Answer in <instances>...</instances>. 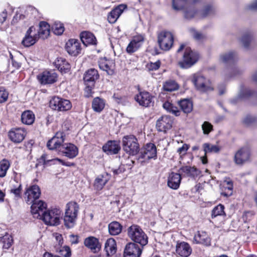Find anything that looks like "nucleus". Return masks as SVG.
<instances>
[{
	"instance_id": "1",
	"label": "nucleus",
	"mask_w": 257,
	"mask_h": 257,
	"mask_svg": "<svg viewBox=\"0 0 257 257\" xmlns=\"http://www.w3.org/2000/svg\"><path fill=\"white\" fill-rule=\"evenodd\" d=\"M79 208L78 204L75 202H69L66 204L64 222L67 228H70L74 226Z\"/></svg>"
},
{
	"instance_id": "2",
	"label": "nucleus",
	"mask_w": 257,
	"mask_h": 257,
	"mask_svg": "<svg viewBox=\"0 0 257 257\" xmlns=\"http://www.w3.org/2000/svg\"><path fill=\"white\" fill-rule=\"evenodd\" d=\"M128 237L135 242L140 244L142 246L148 242V237L140 226L133 224L127 228Z\"/></svg>"
},
{
	"instance_id": "3",
	"label": "nucleus",
	"mask_w": 257,
	"mask_h": 257,
	"mask_svg": "<svg viewBox=\"0 0 257 257\" xmlns=\"http://www.w3.org/2000/svg\"><path fill=\"white\" fill-rule=\"evenodd\" d=\"M122 148L131 155H135L139 151V145L137 138L133 135L125 136L122 140Z\"/></svg>"
},
{
	"instance_id": "4",
	"label": "nucleus",
	"mask_w": 257,
	"mask_h": 257,
	"mask_svg": "<svg viewBox=\"0 0 257 257\" xmlns=\"http://www.w3.org/2000/svg\"><path fill=\"white\" fill-rule=\"evenodd\" d=\"M199 58L198 54L193 51L190 48L187 47L183 57V60L178 62L179 66L183 69L191 67L195 64Z\"/></svg>"
},
{
	"instance_id": "5",
	"label": "nucleus",
	"mask_w": 257,
	"mask_h": 257,
	"mask_svg": "<svg viewBox=\"0 0 257 257\" xmlns=\"http://www.w3.org/2000/svg\"><path fill=\"white\" fill-rule=\"evenodd\" d=\"M158 43L161 49L164 51L169 50L174 43L173 34L167 31H163L158 33Z\"/></svg>"
},
{
	"instance_id": "6",
	"label": "nucleus",
	"mask_w": 257,
	"mask_h": 257,
	"mask_svg": "<svg viewBox=\"0 0 257 257\" xmlns=\"http://www.w3.org/2000/svg\"><path fill=\"white\" fill-rule=\"evenodd\" d=\"M192 82L199 91L207 92L213 89L210 80L200 74H194L192 78Z\"/></svg>"
},
{
	"instance_id": "7",
	"label": "nucleus",
	"mask_w": 257,
	"mask_h": 257,
	"mask_svg": "<svg viewBox=\"0 0 257 257\" xmlns=\"http://www.w3.org/2000/svg\"><path fill=\"white\" fill-rule=\"evenodd\" d=\"M65 139V133L62 132H58L55 135L51 138L47 143V147L49 150H55L59 153L63 146Z\"/></svg>"
},
{
	"instance_id": "8",
	"label": "nucleus",
	"mask_w": 257,
	"mask_h": 257,
	"mask_svg": "<svg viewBox=\"0 0 257 257\" xmlns=\"http://www.w3.org/2000/svg\"><path fill=\"white\" fill-rule=\"evenodd\" d=\"M50 106L55 110L67 111L71 108L72 105L69 100L55 96L50 101Z\"/></svg>"
},
{
	"instance_id": "9",
	"label": "nucleus",
	"mask_w": 257,
	"mask_h": 257,
	"mask_svg": "<svg viewBox=\"0 0 257 257\" xmlns=\"http://www.w3.org/2000/svg\"><path fill=\"white\" fill-rule=\"evenodd\" d=\"M60 213L59 210L57 209L48 210L43 213L40 218H42L47 224L57 225L60 222Z\"/></svg>"
},
{
	"instance_id": "10",
	"label": "nucleus",
	"mask_w": 257,
	"mask_h": 257,
	"mask_svg": "<svg viewBox=\"0 0 257 257\" xmlns=\"http://www.w3.org/2000/svg\"><path fill=\"white\" fill-rule=\"evenodd\" d=\"M99 77L97 71L91 68L87 70L84 74V80L86 85L85 91L90 93L92 88L94 86L95 81Z\"/></svg>"
},
{
	"instance_id": "11",
	"label": "nucleus",
	"mask_w": 257,
	"mask_h": 257,
	"mask_svg": "<svg viewBox=\"0 0 257 257\" xmlns=\"http://www.w3.org/2000/svg\"><path fill=\"white\" fill-rule=\"evenodd\" d=\"M250 155L248 147H243L238 150L234 155V161L237 165H242L247 161Z\"/></svg>"
},
{
	"instance_id": "12",
	"label": "nucleus",
	"mask_w": 257,
	"mask_h": 257,
	"mask_svg": "<svg viewBox=\"0 0 257 257\" xmlns=\"http://www.w3.org/2000/svg\"><path fill=\"white\" fill-rule=\"evenodd\" d=\"M38 39L39 37H38L36 28L34 26H31L27 31L22 41V44L25 47H30L33 45Z\"/></svg>"
},
{
	"instance_id": "13",
	"label": "nucleus",
	"mask_w": 257,
	"mask_h": 257,
	"mask_svg": "<svg viewBox=\"0 0 257 257\" xmlns=\"http://www.w3.org/2000/svg\"><path fill=\"white\" fill-rule=\"evenodd\" d=\"M144 40L145 38L142 35L134 36L126 47L127 53L132 54L136 52L141 47Z\"/></svg>"
},
{
	"instance_id": "14",
	"label": "nucleus",
	"mask_w": 257,
	"mask_h": 257,
	"mask_svg": "<svg viewBox=\"0 0 257 257\" xmlns=\"http://www.w3.org/2000/svg\"><path fill=\"white\" fill-rule=\"evenodd\" d=\"M173 120L170 116L164 115L161 117L157 121L156 127L158 131L166 132L172 126Z\"/></svg>"
},
{
	"instance_id": "15",
	"label": "nucleus",
	"mask_w": 257,
	"mask_h": 257,
	"mask_svg": "<svg viewBox=\"0 0 257 257\" xmlns=\"http://www.w3.org/2000/svg\"><path fill=\"white\" fill-rule=\"evenodd\" d=\"M40 194V189L38 186L35 185L30 187L25 192V195L27 197V203L31 204L33 202L39 200Z\"/></svg>"
},
{
	"instance_id": "16",
	"label": "nucleus",
	"mask_w": 257,
	"mask_h": 257,
	"mask_svg": "<svg viewBox=\"0 0 257 257\" xmlns=\"http://www.w3.org/2000/svg\"><path fill=\"white\" fill-rule=\"evenodd\" d=\"M142 249L134 242L126 244L124 250V257H140Z\"/></svg>"
},
{
	"instance_id": "17",
	"label": "nucleus",
	"mask_w": 257,
	"mask_h": 257,
	"mask_svg": "<svg viewBox=\"0 0 257 257\" xmlns=\"http://www.w3.org/2000/svg\"><path fill=\"white\" fill-rule=\"evenodd\" d=\"M157 157V149L155 145L149 143L145 145L141 152V158L145 160H150Z\"/></svg>"
},
{
	"instance_id": "18",
	"label": "nucleus",
	"mask_w": 257,
	"mask_h": 257,
	"mask_svg": "<svg viewBox=\"0 0 257 257\" xmlns=\"http://www.w3.org/2000/svg\"><path fill=\"white\" fill-rule=\"evenodd\" d=\"M98 65L100 69L106 71L107 74L112 75L114 74L115 63L113 60L107 59L106 58H100Z\"/></svg>"
},
{
	"instance_id": "19",
	"label": "nucleus",
	"mask_w": 257,
	"mask_h": 257,
	"mask_svg": "<svg viewBox=\"0 0 257 257\" xmlns=\"http://www.w3.org/2000/svg\"><path fill=\"white\" fill-rule=\"evenodd\" d=\"M37 78L42 84H52L56 81L57 75L54 71H44L38 75Z\"/></svg>"
},
{
	"instance_id": "20",
	"label": "nucleus",
	"mask_w": 257,
	"mask_h": 257,
	"mask_svg": "<svg viewBox=\"0 0 257 257\" xmlns=\"http://www.w3.org/2000/svg\"><path fill=\"white\" fill-rule=\"evenodd\" d=\"M31 205V212L34 215V217L38 218L42 217L44 210L46 209V204L41 200H36L33 202Z\"/></svg>"
},
{
	"instance_id": "21",
	"label": "nucleus",
	"mask_w": 257,
	"mask_h": 257,
	"mask_svg": "<svg viewBox=\"0 0 257 257\" xmlns=\"http://www.w3.org/2000/svg\"><path fill=\"white\" fill-rule=\"evenodd\" d=\"M60 153L69 159H73L77 156L78 149L74 144L65 143L63 144V146Z\"/></svg>"
},
{
	"instance_id": "22",
	"label": "nucleus",
	"mask_w": 257,
	"mask_h": 257,
	"mask_svg": "<svg viewBox=\"0 0 257 257\" xmlns=\"http://www.w3.org/2000/svg\"><path fill=\"white\" fill-rule=\"evenodd\" d=\"M84 244L94 253L98 252L101 249V244L98 239L94 236L86 237L84 240Z\"/></svg>"
},
{
	"instance_id": "23",
	"label": "nucleus",
	"mask_w": 257,
	"mask_h": 257,
	"mask_svg": "<svg viewBox=\"0 0 257 257\" xmlns=\"http://www.w3.org/2000/svg\"><path fill=\"white\" fill-rule=\"evenodd\" d=\"M66 50L71 55L76 56L81 51L80 44L78 40L70 39L66 44Z\"/></svg>"
},
{
	"instance_id": "24",
	"label": "nucleus",
	"mask_w": 257,
	"mask_h": 257,
	"mask_svg": "<svg viewBox=\"0 0 257 257\" xmlns=\"http://www.w3.org/2000/svg\"><path fill=\"white\" fill-rule=\"evenodd\" d=\"M26 135L25 131L22 128H13L9 133L11 140L17 143L21 142L24 139Z\"/></svg>"
},
{
	"instance_id": "25",
	"label": "nucleus",
	"mask_w": 257,
	"mask_h": 257,
	"mask_svg": "<svg viewBox=\"0 0 257 257\" xmlns=\"http://www.w3.org/2000/svg\"><path fill=\"white\" fill-rule=\"evenodd\" d=\"M176 253L182 257H188L192 252L190 245L186 242H177L176 246Z\"/></svg>"
},
{
	"instance_id": "26",
	"label": "nucleus",
	"mask_w": 257,
	"mask_h": 257,
	"mask_svg": "<svg viewBox=\"0 0 257 257\" xmlns=\"http://www.w3.org/2000/svg\"><path fill=\"white\" fill-rule=\"evenodd\" d=\"M103 151L107 155L116 154L120 150L119 142L115 141H109L102 147Z\"/></svg>"
},
{
	"instance_id": "27",
	"label": "nucleus",
	"mask_w": 257,
	"mask_h": 257,
	"mask_svg": "<svg viewBox=\"0 0 257 257\" xmlns=\"http://www.w3.org/2000/svg\"><path fill=\"white\" fill-rule=\"evenodd\" d=\"M126 5L121 4L112 10L108 14L107 19L110 23H114L123 11L126 9Z\"/></svg>"
},
{
	"instance_id": "28",
	"label": "nucleus",
	"mask_w": 257,
	"mask_h": 257,
	"mask_svg": "<svg viewBox=\"0 0 257 257\" xmlns=\"http://www.w3.org/2000/svg\"><path fill=\"white\" fill-rule=\"evenodd\" d=\"M56 162H58L60 164H61L63 166H74V163L67 162L65 163L62 160L59 158H54V159H49L48 157V156L46 154H43L41 156L40 158L39 159V163H42L45 166H48L49 165H51L52 164H55Z\"/></svg>"
},
{
	"instance_id": "29",
	"label": "nucleus",
	"mask_w": 257,
	"mask_h": 257,
	"mask_svg": "<svg viewBox=\"0 0 257 257\" xmlns=\"http://www.w3.org/2000/svg\"><path fill=\"white\" fill-rule=\"evenodd\" d=\"M135 99L140 105L147 107L152 102V97L148 92L143 91L136 95Z\"/></svg>"
},
{
	"instance_id": "30",
	"label": "nucleus",
	"mask_w": 257,
	"mask_h": 257,
	"mask_svg": "<svg viewBox=\"0 0 257 257\" xmlns=\"http://www.w3.org/2000/svg\"><path fill=\"white\" fill-rule=\"evenodd\" d=\"M237 59L236 53L233 51H230L220 54L219 60L221 63L227 64L234 63Z\"/></svg>"
},
{
	"instance_id": "31",
	"label": "nucleus",
	"mask_w": 257,
	"mask_h": 257,
	"mask_svg": "<svg viewBox=\"0 0 257 257\" xmlns=\"http://www.w3.org/2000/svg\"><path fill=\"white\" fill-rule=\"evenodd\" d=\"M194 240L196 243L202 244L206 246L210 245L211 239L205 231H198L194 236Z\"/></svg>"
},
{
	"instance_id": "32",
	"label": "nucleus",
	"mask_w": 257,
	"mask_h": 257,
	"mask_svg": "<svg viewBox=\"0 0 257 257\" xmlns=\"http://www.w3.org/2000/svg\"><path fill=\"white\" fill-rule=\"evenodd\" d=\"M181 180V174L172 172L170 174L167 182L168 187L170 188L176 190L177 189Z\"/></svg>"
},
{
	"instance_id": "33",
	"label": "nucleus",
	"mask_w": 257,
	"mask_h": 257,
	"mask_svg": "<svg viewBox=\"0 0 257 257\" xmlns=\"http://www.w3.org/2000/svg\"><path fill=\"white\" fill-rule=\"evenodd\" d=\"M179 174L184 176L194 177L199 174L198 170L195 167L182 166L179 170Z\"/></svg>"
},
{
	"instance_id": "34",
	"label": "nucleus",
	"mask_w": 257,
	"mask_h": 257,
	"mask_svg": "<svg viewBox=\"0 0 257 257\" xmlns=\"http://www.w3.org/2000/svg\"><path fill=\"white\" fill-rule=\"evenodd\" d=\"M109 179L108 174H101L98 176L95 179L93 186L95 190H101Z\"/></svg>"
},
{
	"instance_id": "35",
	"label": "nucleus",
	"mask_w": 257,
	"mask_h": 257,
	"mask_svg": "<svg viewBox=\"0 0 257 257\" xmlns=\"http://www.w3.org/2000/svg\"><path fill=\"white\" fill-rule=\"evenodd\" d=\"M54 64L62 73H66L70 69L69 64L63 58H57L54 62Z\"/></svg>"
},
{
	"instance_id": "36",
	"label": "nucleus",
	"mask_w": 257,
	"mask_h": 257,
	"mask_svg": "<svg viewBox=\"0 0 257 257\" xmlns=\"http://www.w3.org/2000/svg\"><path fill=\"white\" fill-rule=\"evenodd\" d=\"M80 39L83 44L86 46L96 44V38L92 33L89 32H82L80 34Z\"/></svg>"
},
{
	"instance_id": "37",
	"label": "nucleus",
	"mask_w": 257,
	"mask_h": 257,
	"mask_svg": "<svg viewBox=\"0 0 257 257\" xmlns=\"http://www.w3.org/2000/svg\"><path fill=\"white\" fill-rule=\"evenodd\" d=\"M50 26L45 22H41L39 24V30L37 32L38 37L44 39L47 38L50 35Z\"/></svg>"
},
{
	"instance_id": "38",
	"label": "nucleus",
	"mask_w": 257,
	"mask_h": 257,
	"mask_svg": "<svg viewBox=\"0 0 257 257\" xmlns=\"http://www.w3.org/2000/svg\"><path fill=\"white\" fill-rule=\"evenodd\" d=\"M104 249L108 256L114 254L116 251V244L113 238L108 239L105 243Z\"/></svg>"
},
{
	"instance_id": "39",
	"label": "nucleus",
	"mask_w": 257,
	"mask_h": 257,
	"mask_svg": "<svg viewBox=\"0 0 257 257\" xmlns=\"http://www.w3.org/2000/svg\"><path fill=\"white\" fill-rule=\"evenodd\" d=\"M221 194L225 197L230 196L233 192V184L230 181H224L221 185Z\"/></svg>"
},
{
	"instance_id": "40",
	"label": "nucleus",
	"mask_w": 257,
	"mask_h": 257,
	"mask_svg": "<svg viewBox=\"0 0 257 257\" xmlns=\"http://www.w3.org/2000/svg\"><path fill=\"white\" fill-rule=\"evenodd\" d=\"M35 115L30 110L23 112L21 115L22 122L27 125H31L33 123L35 120Z\"/></svg>"
},
{
	"instance_id": "41",
	"label": "nucleus",
	"mask_w": 257,
	"mask_h": 257,
	"mask_svg": "<svg viewBox=\"0 0 257 257\" xmlns=\"http://www.w3.org/2000/svg\"><path fill=\"white\" fill-rule=\"evenodd\" d=\"M183 15L186 19L191 20L196 16L198 17V13L194 6H189L183 10Z\"/></svg>"
},
{
	"instance_id": "42",
	"label": "nucleus",
	"mask_w": 257,
	"mask_h": 257,
	"mask_svg": "<svg viewBox=\"0 0 257 257\" xmlns=\"http://www.w3.org/2000/svg\"><path fill=\"white\" fill-rule=\"evenodd\" d=\"M182 110L185 113L190 112L193 109L192 102L188 99H184L178 102Z\"/></svg>"
},
{
	"instance_id": "43",
	"label": "nucleus",
	"mask_w": 257,
	"mask_h": 257,
	"mask_svg": "<svg viewBox=\"0 0 257 257\" xmlns=\"http://www.w3.org/2000/svg\"><path fill=\"white\" fill-rule=\"evenodd\" d=\"M108 231L111 235L119 234L122 230V226L117 221H113L108 225Z\"/></svg>"
},
{
	"instance_id": "44",
	"label": "nucleus",
	"mask_w": 257,
	"mask_h": 257,
	"mask_svg": "<svg viewBox=\"0 0 257 257\" xmlns=\"http://www.w3.org/2000/svg\"><path fill=\"white\" fill-rule=\"evenodd\" d=\"M104 106L105 102L103 99L99 97L94 98L92 103V107L94 111L100 112L104 108Z\"/></svg>"
},
{
	"instance_id": "45",
	"label": "nucleus",
	"mask_w": 257,
	"mask_h": 257,
	"mask_svg": "<svg viewBox=\"0 0 257 257\" xmlns=\"http://www.w3.org/2000/svg\"><path fill=\"white\" fill-rule=\"evenodd\" d=\"M214 13V9L213 7L210 5H206L200 13H198V17L200 19H203L213 15Z\"/></svg>"
},
{
	"instance_id": "46",
	"label": "nucleus",
	"mask_w": 257,
	"mask_h": 257,
	"mask_svg": "<svg viewBox=\"0 0 257 257\" xmlns=\"http://www.w3.org/2000/svg\"><path fill=\"white\" fill-rule=\"evenodd\" d=\"M173 8L177 11L184 10L189 6L187 0H173Z\"/></svg>"
},
{
	"instance_id": "47",
	"label": "nucleus",
	"mask_w": 257,
	"mask_h": 257,
	"mask_svg": "<svg viewBox=\"0 0 257 257\" xmlns=\"http://www.w3.org/2000/svg\"><path fill=\"white\" fill-rule=\"evenodd\" d=\"M0 242L3 245V248L8 249L12 246L13 239L11 235L6 233L1 238Z\"/></svg>"
},
{
	"instance_id": "48",
	"label": "nucleus",
	"mask_w": 257,
	"mask_h": 257,
	"mask_svg": "<svg viewBox=\"0 0 257 257\" xmlns=\"http://www.w3.org/2000/svg\"><path fill=\"white\" fill-rule=\"evenodd\" d=\"M253 34L251 32L244 33L240 39V42L245 48H248L250 43L253 40Z\"/></svg>"
},
{
	"instance_id": "49",
	"label": "nucleus",
	"mask_w": 257,
	"mask_h": 257,
	"mask_svg": "<svg viewBox=\"0 0 257 257\" xmlns=\"http://www.w3.org/2000/svg\"><path fill=\"white\" fill-rule=\"evenodd\" d=\"M205 155L209 153H218L220 148L218 146L212 145L209 143H205L203 145Z\"/></svg>"
},
{
	"instance_id": "50",
	"label": "nucleus",
	"mask_w": 257,
	"mask_h": 257,
	"mask_svg": "<svg viewBox=\"0 0 257 257\" xmlns=\"http://www.w3.org/2000/svg\"><path fill=\"white\" fill-rule=\"evenodd\" d=\"M54 33L57 35H60L64 31L63 25L59 22H55L52 27Z\"/></svg>"
},
{
	"instance_id": "51",
	"label": "nucleus",
	"mask_w": 257,
	"mask_h": 257,
	"mask_svg": "<svg viewBox=\"0 0 257 257\" xmlns=\"http://www.w3.org/2000/svg\"><path fill=\"white\" fill-rule=\"evenodd\" d=\"M9 167L10 163L8 161L3 160L0 162V177H4L6 176Z\"/></svg>"
},
{
	"instance_id": "52",
	"label": "nucleus",
	"mask_w": 257,
	"mask_h": 257,
	"mask_svg": "<svg viewBox=\"0 0 257 257\" xmlns=\"http://www.w3.org/2000/svg\"><path fill=\"white\" fill-rule=\"evenodd\" d=\"M224 209V206L221 204H219L218 205L214 207L212 211V218H214L217 216L223 215L225 214Z\"/></svg>"
},
{
	"instance_id": "53",
	"label": "nucleus",
	"mask_w": 257,
	"mask_h": 257,
	"mask_svg": "<svg viewBox=\"0 0 257 257\" xmlns=\"http://www.w3.org/2000/svg\"><path fill=\"white\" fill-rule=\"evenodd\" d=\"M163 88L165 91H173L177 90L178 86L174 81H169L164 84Z\"/></svg>"
},
{
	"instance_id": "54",
	"label": "nucleus",
	"mask_w": 257,
	"mask_h": 257,
	"mask_svg": "<svg viewBox=\"0 0 257 257\" xmlns=\"http://www.w3.org/2000/svg\"><path fill=\"white\" fill-rule=\"evenodd\" d=\"M252 94V91L249 88L241 86L239 93V98H245Z\"/></svg>"
},
{
	"instance_id": "55",
	"label": "nucleus",
	"mask_w": 257,
	"mask_h": 257,
	"mask_svg": "<svg viewBox=\"0 0 257 257\" xmlns=\"http://www.w3.org/2000/svg\"><path fill=\"white\" fill-rule=\"evenodd\" d=\"M57 252L64 257H70L71 255L70 248L68 246H64L59 250L57 249Z\"/></svg>"
},
{
	"instance_id": "56",
	"label": "nucleus",
	"mask_w": 257,
	"mask_h": 257,
	"mask_svg": "<svg viewBox=\"0 0 257 257\" xmlns=\"http://www.w3.org/2000/svg\"><path fill=\"white\" fill-rule=\"evenodd\" d=\"M202 129L204 135H208L213 130L212 125L208 121H204L202 125Z\"/></svg>"
},
{
	"instance_id": "57",
	"label": "nucleus",
	"mask_w": 257,
	"mask_h": 257,
	"mask_svg": "<svg viewBox=\"0 0 257 257\" xmlns=\"http://www.w3.org/2000/svg\"><path fill=\"white\" fill-rule=\"evenodd\" d=\"M191 33L192 37L197 41H202L205 38V36L203 34L194 29L191 30Z\"/></svg>"
},
{
	"instance_id": "58",
	"label": "nucleus",
	"mask_w": 257,
	"mask_h": 257,
	"mask_svg": "<svg viewBox=\"0 0 257 257\" xmlns=\"http://www.w3.org/2000/svg\"><path fill=\"white\" fill-rule=\"evenodd\" d=\"M9 93L3 87H0V103L6 101L8 98Z\"/></svg>"
},
{
	"instance_id": "59",
	"label": "nucleus",
	"mask_w": 257,
	"mask_h": 257,
	"mask_svg": "<svg viewBox=\"0 0 257 257\" xmlns=\"http://www.w3.org/2000/svg\"><path fill=\"white\" fill-rule=\"evenodd\" d=\"M189 149V146L187 144H184L181 147L177 149V152L180 155V157L185 155Z\"/></svg>"
},
{
	"instance_id": "60",
	"label": "nucleus",
	"mask_w": 257,
	"mask_h": 257,
	"mask_svg": "<svg viewBox=\"0 0 257 257\" xmlns=\"http://www.w3.org/2000/svg\"><path fill=\"white\" fill-rule=\"evenodd\" d=\"M22 190V186L20 185L19 187L15 189H12L10 191L11 193H13L15 197L16 198L20 197L21 192Z\"/></svg>"
},
{
	"instance_id": "61",
	"label": "nucleus",
	"mask_w": 257,
	"mask_h": 257,
	"mask_svg": "<svg viewBox=\"0 0 257 257\" xmlns=\"http://www.w3.org/2000/svg\"><path fill=\"white\" fill-rule=\"evenodd\" d=\"M254 121V118L250 115L246 116L243 120V122L246 125H249Z\"/></svg>"
},
{
	"instance_id": "62",
	"label": "nucleus",
	"mask_w": 257,
	"mask_h": 257,
	"mask_svg": "<svg viewBox=\"0 0 257 257\" xmlns=\"http://www.w3.org/2000/svg\"><path fill=\"white\" fill-rule=\"evenodd\" d=\"M161 62L158 61L155 63H151L150 64L149 69L152 70H156L160 67Z\"/></svg>"
},
{
	"instance_id": "63",
	"label": "nucleus",
	"mask_w": 257,
	"mask_h": 257,
	"mask_svg": "<svg viewBox=\"0 0 257 257\" xmlns=\"http://www.w3.org/2000/svg\"><path fill=\"white\" fill-rule=\"evenodd\" d=\"M7 18V12L6 9L4 10L0 14V23L3 24Z\"/></svg>"
},
{
	"instance_id": "64",
	"label": "nucleus",
	"mask_w": 257,
	"mask_h": 257,
	"mask_svg": "<svg viewBox=\"0 0 257 257\" xmlns=\"http://www.w3.org/2000/svg\"><path fill=\"white\" fill-rule=\"evenodd\" d=\"M248 9L251 11L257 10V0L254 1L248 6Z\"/></svg>"
}]
</instances>
